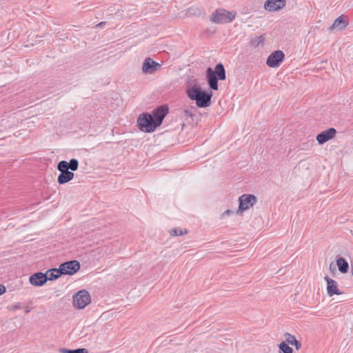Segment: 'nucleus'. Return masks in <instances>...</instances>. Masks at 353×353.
I'll return each instance as SVG.
<instances>
[{
    "mask_svg": "<svg viewBox=\"0 0 353 353\" xmlns=\"http://www.w3.org/2000/svg\"><path fill=\"white\" fill-rule=\"evenodd\" d=\"M167 105H162L155 108L151 114L143 112L137 119V126L143 132L152 133L160 126L164 118L168 114Z\"/></svg>",
    "mask_w": 353,
    "mask_h": 353,
    "instance_id": "f257e3e1",
    "label": "nucleus"
},
{
    "mask_svg": "<svg viewBox=\"0 0 353 353\" xmlns=\"http://www.w3.org/2000/svg\"><path fill=\"white\" fill-rule=\"evenodd\" d=\"M186 94L190 99L196 102L199 108H207L211 104L212 92L203 90L198 85L188 86Z\"/></svg>",
    "mask_w": 353,
    "mask_h": 353,
    "instance_id": "f03ea898",
    "label": "nucleus"
},
{
    "mask_svg": "<svg viewBox=\"0 0 353 353\" xmlns=\"http://www.w3.org/2000/svg\"><path fill=\"white\" fill-rule=\"evenodd\" d=\"M226 79L225 70L221 63L216 65L214 70L208 68L206 70V79L209 87L213 90H217L219 88L218 81L225 80Z\"/></svg>",
    "mask_w": 353,
    "mask_h": 353,
    "instance_id": "7ed1b4c3",
    "label": "nucleus"
},
{
    "mask_svg": "<svg viewBox=\"0 0 353 353\" xmlns=\"http://www.w3.org/2000/svg\"><path fill=\"white\" fill-rule=\"evenodd\" d=\"M236 12L228 11L223 8H218L210 16V20L217 24L228 23L232 22L236 17Z\"/></svg>",
    "mask_w": 353,
    "mask_h": 353,
    "instance_id": "20e7f679",
    "label": "nucleus"
},
{
    "mask_svg": "<svg viewBox=\"0 0 353 353\" xmlns=\"http://www.w3.org/2000/svg\"><path fill=\"white\" fill-rule=\"evenodd\" d=\"M90 302V294L85 290H80L73 296V306L77 309H83Z\"/></svg>",
    "mask_w": 353,
    "mask_h": 353,
    "instance_id": "39448f33",
    "label": "nucleus"
},
{
    "mask_svg": "<svg viewBox=\"0 0 353 353\" xmlns=\"http://www.w3.org/2000/svg\"><path fill=\"white\" fill-rule=\"evenodd\" d=\"M257 201L256 196L254 194H244L239 196V205L236 213H242L252 207Z\"/></svg>",
    "mask_w": 353,
    "mask_h": 353,
    "instance_id": "423d86ee",
    "label": "nucleus"
},
{
    "mask_svg": "<svg viewBox=\"0 0 353 353\" xmlns=\"http://www.w3.org/2000/svg\"><path fill=\"white\" fill-rule=\"evenodd\" d=\"M59 268L62 275H73L80 270L81 265L78 261L71 260L62 263Z\"/></svg>",
    "mask_w": 353,
    "mask_h": 353,
    "instance_id": "0eeeda50",
    "label": "nucleus"
},
{
    "mask_svg": "<svg viewBox=\"0 0 353 353\" xmlns=\"http://www.w3.org/2000/svg\"><path fill=\"white\" fill-rule=\"evenodd\" d=\"M285 54L281 50L272 52L268 57L266 64L270 68H277L283 61Z\"/></svg>",
    "mask_w": 353,
    "mask_h": 353,
    "instance_id": "6e6552de",
    "label": "nucleus"
},
{
    "mask_svg": "<svg viewBox=\"0 0 353 353\" xmlns=\"http://www.w3.org/2000/svg\"><path fill=\"white\" fill-rule=\"evenodd\" d=\"M57 170L60 172L57 177L59 184H65L74 178V174L73 172L69 171V169L66 168L65 166L63 167L59 162L57 164Z\"/></svg>",
    "mask_w": 353,
    "mask_h": 353,
    "instance_id": "1a4fd4ad",
    "label": "nucleus"
},
{
    "mask_svg": "<svg viewBox=\"0 0 353 353\" xmlns=\"http://www.w3.org/2000/svg\"><path fill=\"white\" fill-rule=\"evenodd\" d=\"M161 65L150 57H147L142 64V72L152 74L161 68Z\"/></svg>",
    "mask_w": 353,
    "mask_h": 353,
    "instance_id": "9d476101",
    "label": "nucleus"
},
{
    "mask_svg": "<svg viewBox=\"0 0 353 353\" xmlns=\"http://www.w3.org/2000/svg\"><path fill=\"white\" fill-rule=\"evenodd\" d=\"M286 0H267L264 3V8L269 12H276L285 7Z\"/></svg>",
    "mask_w": 353,
    "mask_h": 353,
    "instance_id": "9b49d317",
    "label": "nucleus"
},
{
    "mask_svg": "<svg viewBox=\"0 0 353 353\" xmlns=\"http://www.w3.org/2000/svg\"><path fill=\"white\" fill-rule=\"evenodd\" d=\"M336 134V130L333 128H330L318 134L316 136V140L319 144L321 145L333 139Z\"/></svg>",
    "mask_w": 353,
    "mask_h": 353,
    "instance_id": "f8f14e48",
    "label": "nucleus"
},
{
    "mask_svg": "<svg viewBox=\"0 0 353 353\" xmlns=\"http://www.w3.org/2000/svg\"><path fill=\"white\" fill-rule=\"evenodd\" d=\"M324 279L327 282V293L330 296H332L334 294L340 295L343 294V292L339 290L338 283L335 280L330 278L327 275H326Z\"/></svg>",
    "mask_w": 353,
    "mask_h": 353,
    "instance_id": "ddd939ff",
    "label": "nucleus"
},
{
    "mask_svg": "<svg viewBox=\"0 0 353 353\" xmlns=\"http://www.w3.org/2000/svg\"><path fill=\"white\" fill-rule=\"evenodd\" d=\"M48 281L46 274L43 272H36L32 274L29 278V282L34 286H42Z\"/></svg>",
    "mask_w": 353,
    "mask_h": 353,
    "instance_id": "4468645a",
    "label": "nucleus"
},
{
    "mask_svg": "<svg viewBox=\"0 0 353 353\" xmlns=\"http://www.w3.org/2000/svg\"><path fill=\"white\" fill-rule=\"evenodd\" d=\"M348 25V21L346 19V17L341 15L336 19L334 23L330 26V29L333 30L337 29L339 30L345 29Z\"/></svg>",
    "mask_w": 353,
    "mask_h": 353,
    "instance_id": "2eb2a0df",
    "label": "nucleus"
},
{
    "mask_svg": "<svg viewBox=\"0 0 353 353\" xmlns=\"http://www.w3.org/2000/svg\"><path fill=\"white\" fill-rule=\"evenodd\" d=\"M336 265L339 271L342 274H345L349 270V263L345 259L338 256L336 260Z\"/></svg>",
    "mask_w": 353,
    "mask_h": 353,
    "instance_id": "dca6fc26",
    "label": "nucleus"
},
{
    "mask_svg": "<svg viewBox=\"0 0 353 353\" xmlns=\"http://www.w3.org/2000/svg\"><path fill=\"white\" fill-rule=\"evenodd\" d=\"M284 336L285 338V342L288 344L294 345L297 350H299V349L301 348V346H302L301 343L300 341H299L298 340H296V337L294 335H292L288 332H286L284 334Z\"/></svg>",
    "mask_w": 353,
    "mask_h": 353,
    "instance_id": "f3484780",
    "label": "nucleus"
},
{
    "mask_svg": "<svg viewBox=\"0 0 353 353\" xmlns=\"http://www.w3.org/2000/svg\"><path fill=\"white\" fill-rule=\"evenodd\" d=\"M59 163L63 167L65 166L66 168L71 170V171H76L79 168V161L76 159H71L69 162L66 161H61Z\"/></svg>",
    "mask_w": 353,
    "mask_h": 353,
    "instance_id": "a211bd4d",
    "label": "nucleus"
},
{
    "mask_svg": "<svg viewBox=\"0 0 353 353\" xmlns=\"http://www.w3.org/2000/svg\"><path fill=\"white\" fill-rule=\"evenodd\" d=\"M45 274H46L48 281L56 280L62 275L59 268L50 269Z\"/></svg>",
    "mask_w": 353,
    "mask_h": 353,
    "instance_id": "6ab92c4d",
    "label": "nucleus"
},
{
    "mask_svg": "<svg viewBox=\"0 0 353 353\" xmlns=\"http://www.w3.org/2000/svg\"><path fill=\"white\" fill-rule=\"evenodd\" d=\"M279 353H293V349L285 342L283 341L279 345Z\"/></svg>",
    "mask_w": 353,
    "mask_h": 353,
    "instance_id": "aec40b11",
    "label": "nucleus"
},
{
    "mask_svg": "<svg viewBox=\"0 0 353 353\" xmlns=\"http://www.w3.org/2000/svg\"><path fill=\"white\" fill-rule=\"evenodd\" d=\"M265 38L263 35H260L258 37H255L251 39L250 43L253 47H258L259 45L263 44L264 42Z\"/></svg>",
    "mask_w": 353,
    "mask_h": 353,
    "instance_id": "412c9836",
    "label": "nucleus"
},
{
    "mask_svg": "<svg viewBox=\"0 0 353 353\" xmlns=\"http://www.w3.org/2000/svg\"><path fill=\"white\" fill-rule=\"evenodd\" d=\"M188 231L186 229H178V228H172L170 231V234L171 236H182L183 234H188Z\"/></svg>",
    "mask_w": 353,
    "mask_h": 353,
    "instance_id": "4be33fe9",
    "label": "nucleus"
},
{
    "mask_svg": "<svg viewBox=\"0 0 353 353\" xmlns=\"http://www.w3.org/2000/svg\"><path fill=\"white\" fill-rule=\"evenodd\" d=\"M188 12L189 14H190L199 15V14H201V10H200V9H199V8H196V9L194 10V8H190L188 9Z\"/></svg>",
    "mask_w": 353,
    "mask_h": 353,
    "instance_id": "5701e85b",
    "label": "nucleus"
},
{
    "mask_svg": "<svg viewBox=\"0 0 353 353\" xmlns=\"http://www.w3.org/2000/svg\"><path fill=\"white\" fill-rule=\"evenodd\" d=\"M22 307L21 304L20 303H17L14 305H10L8 307L9 311H14L17 310H19Z\"/></svg>",
    "mask_w": 353,
    "mask_h": 353,
    "instance_id": "b1692460",
    "label": "nucleus"
},
{
    "mask_svg": "<svg viewBox=\"0 0 353 353\" xmlns=\"http://www.w3.org/2000/svg\"><path fill=\"white\" fill-rule=\"evenodd\" d=\"M74 353H89L86 348H78L74 350Z\"/></svg>",
    "mask_w": 353,
    "mask_h": 353,
    "instance_id": "393cba45",
    "label": "nucleus"
},
{
    "mask_svg": "<svg viewBox=\"0 0 353 353\" xmlns=\"http://www.w3.org/2000/svg\"><path fill=\"white\" fill-rule=\"evenodd\" d=\"M61 353H74V350L61 348L60 349Z\"/></svg>",
    "mask_w": 353,
    "mask_h": 353,
    "instance_id": "a878e982",
    "label": "nucleus"
},
{
    "mask_svg": "<svg viewBox=\"0 0 353 353\" xmlns=\"http://www.w3.org/2000/svg\"><path fill=\"white\" fill-rule=\"evenodd\" d=\"M6 291V287L3 285L0 284V295L4 294Z\"/></svg>",
    "mask_w": 353,
    "mask_h": 353,
    "instance_id": "bb28decb",
    "label": "nucleus"
},
{
    "mask_svg": "<svg viewBox=\"0 0 353 353\" xmlns=\"http://www.w3.org/2000/svg\"><path fill=\"white\" fill-rule=\"evenodd\" d=\"M233 212L232 210H225L223 214H222V216H225V215H227V216H229L230 214H232Z\"/></svg>",
    "mask_w": 353,
    "mask_h": 353,
    "instance_id": "cd10ccee",
    "label": "nucleus"
},
{
    "mask_svg": "<svg viewBox=\"0 0 353 353\" xmlns=\"http://www.w3.org/2000/svg\"><path fill=\"white\" fill-rule=\"evenodd\" d=\"M330 270L331 272H332L333 273L336 270V268H335L334 265L333 264V263H331L330 265Z\"/></svg>",
    "mask_w": 353,
    "mask_h": 353,
    "instance_id": "c85d7f7f",
    "label": "nucleus"
},
{
    "mask_svg": "<svg viewBox=\"0 0 353 353\" xmlns=\"http://www.w3.org/2000/svg\"><path fill=\"white\" fill-rule=\"evenodd\" d=\"M105 24V22H104V21H103V22H100V23H99L97 25V27H102V26H103Z\"/></svg>",
    "mask_w": 353,
    "mask_h": 353,
    "instance_id": "c756f323",
    "label": "nucleus"
},
{
    "mask_svg": "<svg viewBox=\"0 0 353 353\" xmlns=\"http://www.w3.org/2000/svg\"><path fill=\"white\" fill-rule=\"evenodd\" d=\"M30 310L29 309V307H26L25 309V313L26 314H28L30 312Z\"/></svg>",
    "mask_w": 353,
    "mask_h": 353,
    "instance_id": "7c9ffc66",
    "label": "nucleus"
}]
</instances>
